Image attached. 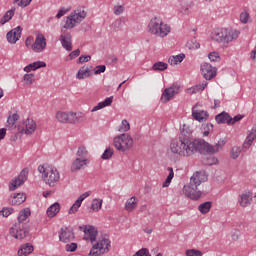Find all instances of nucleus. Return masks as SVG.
Returning <instances> with one entry per match:
<instances>
[{
  "label": "nucleus",
  "mask_w": 256,
  "mask_h": 256,
  "mask_svg": "<svg viewBox=\"0 0 256 256\" xmlns=\"http://www.w3.org/2000/svg\"><path fill=\"white\" fill-rule=\"evenodd\" d=\"M225 145V140H220L215 146L210 145L203 139L190 140L189 138L179 137L173 139L170 144V151L180 157H191L195 153H217Z\"/></svg>",
  "instance_id": "nucleus-1"
},
{
  "label": "nucleus",
  "mask_w": 256,
  "mask_h": 256,
  "mask_svg": "<svg viewBox=\"0 0 256 256\" xmlns=\"http://www.w3.org/2000/svg\"><path fill=\"white\" fill-rule=\"evenodd\" d=\"M205 181H207V174L205 172L194 173L190 178V183L183 187L184 195L193 201L201 199V191L197 190V187L205 183Z\"/></svg>",
  "instance_id": "nucleus-2"
},
{
  "label": "nucleus",
  "mask_w": 256,
  "mask_h": 256,
  "mask_svg": "<svg viewBox=\"0 0 256 256\" xmlns=\"http://www.w3.org/2000/svg\"><path fill=\"white\" fill-rule=\"evenodd\" d=\"M241 32L237 29L233 28H217L212 32V41L216 43H220L227 47L229 43H233V41H237Z\"/></svg>",
  "instance_id": "nucleus-3"
},
{
  "label": "nucleus",
  "mask_w": 256,
  "mask_h": 256,
  "mask_svg": "<svg viewBox=\"0 0 256 256\" xmlns=\"http://www.w3.org/2000/svg\"><path fill=\"white\" fill-rule=\"evenodd\" d=\"M38 172L42 174V179L49 187H55L59 183L61 175L55 166L43 164L38 166Z\"/></svg>",
  "instance_id": "nucleus-4"
},
{
  "label": "nucleus",
  "mask_w": 256,
  "mask_h": 256,
  "mask_svg": "<svg viewBox=\"0 0 256 256\" xmlns=\"http://www.w3.org/2000/svg\"><path fill=\"white\" fill-rule=\"evenodd\" d=\"M148 31L152 35H155L156 37H161L163 39L164 37H167L169 33H171V26L164 23L161 17H154L150 20L148 24Z\"/></svg>",
  "instance_id": "nucleus-5"
},
{
  "label": "nucleus",
  "mask_w": 256,
  "mask_h": 256,
  "mask_svg": "<svg viewBox=\"0 0 256 256\" xmlns=\"http://www.w3.org/2000/svg\"><path fill=\"white\" fill-rule=\"evenodd\" d=\"M87 17V12L84 7H78L66 19L64 29H73L75 25H79Z\"/></svg>",
  "instance_id": "nucleus-6"
},
{
  "label": "nucleus",
  "mask_w": 256,
  "mask_h": 256,
  "mask_svg": "<svg viewBox=\"0 0 256 256\" xmlns=\"http://www.w3.org/2000/svg\"><path fill=\"white\" fill-rule=\"evenodd\" d=\"M113 145L121 153H125L133 148V137L129 134H121L116 136L113 140Z\"/></svg>",
  "instance_id": "nucleus-7"
},
{
  "label": "nucleus",
  "mask_w": 256,
  "mask_h": 256,
  "mask_svg": "<svg viewBox=\"0 0 256 256\" xmlns=\"http://www.w3.org/2000/svg\"><path fill=\"white\" fill-rule=\"evenodd\" d=\"M111 248V240L109 238H102L96 244H93L89 255L90 256H101L105 255V253H109V249Z\"/></svg>",
  "instance_id": "nucleus-8"
},
{
  "label": "nucleus",
  "mask_w": 256,
  "mask_h": 256,
  "mask_svg": "<svg viewBox=\"0 0 256 256\" xmlns=\"http://www.w3.org/2000/svg\"><path fill=\"white\" fill-rule=\"evenodd\" d=\"M31 49L34 53H43L47 49V38H45V35L42 33L37 34Z\"/></svg>",
  "instance_id": "nucleus-9"
},
{
  "label": "nucleus",
  "mask_w": 256,
  "mask_h": 256,
  "mask_svg": "<svg viewBox=\"0 0 256 256\" xmlns=\"http://www.w3.org/2000/svg\"><path fill=\"white\" fill-rule=\"evenodd\" d=\"M179 89H181V86L179 84L174 83L169 88H166L161 96V101L163 103H169L171 99L175 97V95H178Z\"/></svg>",
  "instance_id": "nucleus-10"
},
{
  "label": "nucleus",
  "mask_w": 256,
  "mask_h": 256,
  "mask_svg": "<svg viewBox=\"0 0 256 256\" xmlns=\"http://www.w3.org/2000/svg\"><path fill=\"white\" fill-rule=\"evenodd\" d=\"M9 232L14 239H25L29 235V231L23 227V223L13 225Z\"/></svg>",
  "instance_id": "nucleus-11"
},
{
  "label": "nucleus",
  "mask_w": 256,
  "mask_h": 256,
  "mask_svg": "<svg viewBox=\"0 0 256 256\" xmlns=\"http://www.w3.org/2000/svg\"><path fill=\"white\" fill-rule=\"evenodd\" d=\"M59 239L62 243H69L75 239V233L72 227H62L59 232Z\"/></svg>",
  "instance_id": "nucleus-12"
},
{
  "label": "nucleus",
  "mask_w": 256,
  "mask_h": 256,
  "mask_svg": "<svg viewBox=\"0 0 256 256\" xmlns=\"http://www.w3.org/2000/svg\"><path fill=\"white\" fill-rule=\"evenodd\" d=\"M29 175V172L27 170H22L19 174V176L12 180V182L9 185V189L10 191H15V189H17V187H21V185H23V183H25L27 181V177Z\"/></svg>",
  "instance_id": "nucleus-13"
},
{
  "label": "nucleus",
  "mask_w": 256,
  "mask_h": 256,
  "mask_svg": "<svg viewBox=\"0 0 256 256\" xmlns=\"http://www.w3.org/2000/svg\"><path fill=\"white\" fill-rule=\"evenodd\" d=\"M201 73L206 81H211L217 75V69L209 63L201 65Z\"/></svg>",
  "instance_id": "nucleus-14"
},
{
  "label": "nucleus",
  "mask_w": 256,
  "mask_h": 256,
  "mask_svg": "<svg viewBox=\"0 0 256 256\" xmlns=\"http://www.w3.org/2000/svg\"><path fill=\"white\" fill-rule=\"evenodd\" d=\"M21 33H23V28L21 26H17L16 28L10 30L6 34V39L8 43H11V45H15L21 39Z\"/></svg>",
  "instance_id": "nucleus-15"
},
{
  "label": "nucleus",
  "mask_w": 256,
  "mask_h": 256,
  "mask_svg": "<svg viewBox=\"0 0 256 256\" xmlns=\"http://www.w3.org/2000/svg\"><path fill=\"white\" fill-rule=\"evenodd\" d=\"M72 39H73V37L71 36V33L63 32V30H62V34L60 35V42H61L62 47L66 51H73Z\"/></svg>",
  "instance_id": "nucleus-16"
},
{
  "label": "nucleus",
  "mask_w": 256,
  "mask_h": 256,
  "mask_svg": "<svg viewBox=\"0 0 256 256\" xmlns=\"http://www.w3.org/2000/svg\"><path fill=\"white\" fill-rule=\"evenodd\" d=\"M90 195H91V191H87L81 194L69 209L68 211L69 215H73L74 213H77V211H79V207H81V203H83V201H85L87 197H90Z\"/></svg>",
  "instance_id": "nucleus-17"
},
{
  "label": "nucleus",
  "mask_w": 256,
  "mask_h": 256,
  "mask_svg": "<svg viewBox=\"0 0 256 256\" xmlns=\"http://www.w3.org/2000/svg\"><path fill=\"white\" fill-rule=\"evenodd\" d=\"M97 228H95L94 226H88V228L84 229V239L86 241H91L92 245L93 243H95V241L97 240Z\"/></svg>",
  "instance_id": "nucleus-18"
},
{
  "label": "nucleus",
  "mask_w": 256,
  "mask_h": 256,
  "mask_svg": "<svg viewBox=\"0 0 256 256\" xmlns=\"http://www.w3.org/2000/svg\"><path fill=\"white\" fill-rule=\"evenodd\" d=\"M23 125L22 133H25V135H33L37 129V124L32 119H27Z\"/></svg>",
  "instance_id": "nucleus-19"
},
{
  "label": "nucleus",
  "mask_w": 256,
  "mask_h": 256,
  "mask_svg": "<svg viewBox=\"0 0 256 256\" xmlns=\"http://www.w3.org/2000/svg\"><path fill=\"white\" fill-rule=\"evenodd\" d=\"M192 117L195 121H199V123H203L207 117H209V113L203 110H197V106L192 108Z\"/></svg>",
  "instance_id": "nucleus-20"
},
{
  "label": "nucleus",
  "mask_w": 256,
  "mask_h": 256,
  "mask_svg": "<svg viewBox=\"0 0 256 256\" xmlns=\"http://www.w3.org/2000/svg\"><path fill=\"white\" fill-rule=\"evenodd\" d=\"M89 159L76 158L71 166V171H79L89 165Z\"/></svg>",
  "instance_id": "nucleus-21"
},
{
  "label": "nucleus",
  "mask_w": 256,
  "mask_h": 256,
  "mask_svg": "<svg viewBox=\"0 0 256 256\" xmlns=\"http://www.w3.org/2000/svg\"><path fill=\"white\" fill-rule=\"evenodd\" d=\"M253 198H251V192H245L238 196V203L240 207H249L251 205V201Z\"/></svg>",
  "instance_id": "nucleus-22"
},
{
  "label": "nucleus",
  "mask_w": 256,
  "mask_h": 256,
  "mask_svg": "<svg viewBox=\"0 0 256 256\" xmlns=\"http://www.w3.org/2000/svg\"><path fill=\"white\" fill-rule=\"evenodd\" d=\"M26 199H27V196H25L23 193H17L9 198V204L21 205L22 203H25Z\"/></svg>",
  "instance_id": "nucleus-23"
},
{
  "label": "nucleus",
  "mask_w": 256,
  "mask_h": 256,
  "mask_svg": "<svg viewBox=\"0 0 256 256\" xmlns=\"http://www.w3.org/2000/svg\"><path fill=\"white\" fill-rule=\"evenodd\" d=\"M113 103V96L107 97L104 101L99 102L96 106H94L91 110V113H95V111H101V109H105V107H110Z\"/></svg>",
  "instance_id": "nucleus-24"
},
{
  "label": "nucleus",
  "mask_w": 256,
  "mask_h": 256,
  "mask_svg": "<svg viewBox=\"0 0 256 256\" xmlns=\"http://www.w3.org/2000/svg\"><path fill=\"white\" fill-rule=\"evenodd\" d=\"M215 120H216V123H218V124L227 123V125H231V121H233V118H231V116H229V113L222 112V113L216 115Z\"/></svg>",
  "instance_id": "nucleus-25"
},
{
  "label": "nucleus",
  "mask_w": 256,
  "mask_h": 256,
  "mask_svg": "<svg viewBox=\"0 0 256 256\" xmlns=\"http://www.w3.org/2000/svg\"><path fill=\"white\" fill-rule=\"evenodd\" d=\"M41 67H47V64L43 61H37L29 64L28 66L24 67V71L29 73L31 71H37V69H41Z\"/></svg>",
  "instance_id": "nucleus-26"
},
{
  "label": "nucleus",
  "mask_w": 256,
  "mask_h": 256,
  "mask_svg": "<svg viewBox=\"0 0 256 256\" xmlns=\"http://www.w3.org/2000/svg\"><path fill=\"white\" fill-rule=\"evenodd\" d=\"M34 248L31 245V243H26L21 245V247L18 250V255L19 256H27V255H31V253H33Z\"/></svg>",
  "instance_id": "nucleus-27"
},
{
  "label": "nucleus",
  "mask_w": 256,
  "mask_h": 256,
  "mask_svg": "<svg viewBox=\"0 0 256 256\" xmlns=\"http://www.w3.org/2000/svg\"><path fill=\"white\" fill-rule=\"evenodd\" d=\"M87 77H91V69L89 66H83L78 70L76 79H87Z\"/></svg>",
  "instance_id": "nucleus-28"
},
{
  "label": "nucleus",
  "mask_w": 256,
  "mask_h": 256,
  "mask_svg": "<svg viewBox=\"0 0 256 256\" xmlns=\"http://www.w3.org/2000/svg\"><path fill=\"white\" fill-rule=\"evenodd\" d=\"M125 209L128 211V213H131L132 211H135V209H137V198H135V196H132L126 201Z\"/></svg>",
  "instance_id": "nucleus-29"
},
{
  "label": "nucleus",
  "mask_w": 256,
  "mask_h": 256,
  "mask_svg": "<svg viewBox=\"0 0 256 256\" xmlns=\"http://www.w3.org/2000/svg\"><path fill=\"white\" fill-rule=\"evenodd\" d=\"M59 211H61V206L59 205V203L55 202L47 209L46 213L48 217L53 218L57 215V213H59Z\"/></svg>",
  "instance_id": "nucleus-30"
},
{
  "label": "nucleus",
  "mask_w": 256,
  "mask_h": 256,
  "mask_svg": "<svg viewBox=\"0 0 256 256\" xmlns=\"http://www.w3.org/2000/svg\"><path fill=\"white\" fill-rule=\"evenodd\" d=\"M256 139V126H254L251 130V132L248 134L245 142H244V147H251V144L253 141Z\"/></svg>",
  "instance_id": "nucleus-31"
},
{
  "label": "nucleus",
  "mask_w": 256,
  "mask_h": 256,
  "mask_svg": "<svg viewBox=\"0 0 256 256\" xmlns=\"http://www.w3.org/2000/svg\"><path fill=\"white\" fill-rule=\"evenodd\" d=\"M101 207H103V199H93L92 203H91V211H93L94 213H97L99 211H101Z\"/></svg>",
  "instance_id": "nucleus-32"
},
{
  "label": "nucleus",
  "mask_w": 256,
  "mask_h": 256,
  "mask_svg": "<svg viewBox=\"0 0 256 256\" xmlns=\"http://www.w3.org/2000/svg\"><path fill=\"white\" fill-rule=\"evenodd\" d=\"M15 15V8H12L11 10H8L4 16L0 20L1 25H5V23H9L11 19H13V16Z\"/></svg>",
  "instance_id": "nucleus-33"
},
{
  "label": "nucleus",
  "mask_w": 256,
  "mask_h": 256,
  "mask_svg": "<svg viewBox=\"0 0 256 256\" xmlns=\"http://www.w3.org/2000/svg\"><path fill=\"white\" fill-rule=\"evenodd\" d=\"M185 59V54H179L176 56H171L168 60V63L170 65H179Z\"/></svg>",
  "instance_id": "nucleus-34"
},
{
  "label": "nucleus",
  "mask_w": 256,
  "mask_h": 256,
  "mask_svg": "<svg viewBox=\"0 0 256 256\" xmlns=\"http://www.w3.org/2000/svg\"><path fill=\"white\" fill-rule=\"evenodd\" d=\"M76 155L78 159H87V156L89 155V150H87V147L85 146H79Z\"/></svg>",
  "instance_id": "nucleus-35"
},
{
  "label": "nucleus",
  "mask_w": 256,
  "mask_h": 256,
  "mask_svg": "<svg viewBox=\"0 0 256 256\" xmlns=\"http://www.w3.org/2000/svg\"><path fill=\"white\" fill-rule=\"evenodd\" d=\"M56 119L59 123H69V112H57Z\"/></svg>",
  "instance_id": "nucleus-36"
},
{
  "label": "nucleus",
  "mask_w": 256,
  "mask_h": 256,
  "mask_svg": "<svg viewBox=\"0 0 256 256\" xmlns=\"http://www.w3.org/2000/svg\"><path fill=\"white\" fill-rule=\"evenodd\" d=\"M198 210L202 215H206V213H209L211 211V202H204L198 206Z\"/></svg>",
  "instance_id": "nucleus-37"
},
{
  "label": "nucleus",
  "mask_w": 256,
  "mask_h": 256,
  "mask_svg": "<svg viewBox=\"0 0 256 256\" xmlns=\"http://www.w3.org/2000/svg\"><path fill=\"white\" fill-rule=\"evenodd\" d=\"M31 215V210L29 208L24 209L19 213L18 223H23V221H27V218Z\"/></svg>",
  "instance_id": "nucleus-38"
},
{
  "label": "nucleus",
  "mask_w": 256,
  "mask_h": 256,
  "mask_svg": "<svg viewBox=\"0 0 256 256\" xmlns=\"http://www.w3.org/2000/svg\"><path fill=\"white\" fill-rule=\"evenodd\" d=\"M169 175L167 176L166 180L162 184V187H169L171 185V181H173V177H175V173L173 172V168L168 167Z\"/></svg>",
  "instance_id": "nucleus-39"
},
{
  "label": "nucleus",
  "mask_w": 256,
  "mask_h": 256,
  "mask_svg": "<svg viewBox=\"0 0 256 256\" xmlns=\"http://www.w3.org/2000/svg\"><path fill=\"white\" fill-rule=\"evenodd\" d=\"M168 65L165 62H156L153 64L152 69L153 71H165Z\"/></svg>",
  "instance_id": "nucleus-40"
},
{
  "label": "nucleus",
  "mask_w": 256,
  "mask_h": 256,
  "mask_svg": "<svg viewBox=\"0 0 256 256\" xmlns=\"http://www.w3.org/2000/svg\"><path fill=\"white\" fill-rule=\"evenodd\" d=\"M131 129V125H129V122L127 120H122L121 125L118 129L120 133H127Z\"/></svg>",
  "instance_id": "nucleus-41"
},
{
  "label": "nucleus",
  "mask_w": 256,
  "mask_h": 256,
  "mask_svg": "<svg viewBox=\"0 0 256 256\" xmlns=\"http://www.w3.org/2000/svg\"><path fill=\"white\" fill-rule=\"evenodd\" d=\"M113 153H114L113 148H111V147L106 148V150L104 151V153L101 156V159H104L105 161H107V160L111 159V157H113Z\"/></svg>",
  "instance_id": "nucleus-42"
},
{
  "label": "nucleus",
  "mask_w": 256,
  "mask_h": 256,
  "mask_svg": "<svg viewBox=\"0 0 256 256\" xmlns=\"http://www.w3.org/2000/svg\"><path fill=\"white\" fill-rule=\"evenodd\" d=\"M24 83L26 85H32V83H35V75H33V74H25L24 75Z\"/></svg>",
  "instance_id": "nucleus-43"
},
{
  "label": "nucleus",
  "mask_w": 256,
  "mask_h": 256,
  "mask_svg": "<svg viewBox=\"0 0 256 256\" xmlns=\"http://www.w3.org/2000/svg\"><path fill=\"white\" fill-rule=\"evenodd\" d=\"M186 256H203V253L197 249H189L185 252Z\"/></svg>",
  "instance_id": "nucleus-44"
},
{
  "label": "nucleus",
  "mask_w": 256,
  "mask_h": 256,
  "mask_svg": "<svg viewBox=\"0 0 256 256\" xmlns=\"http://www.w3.org/2000/svg\"><path fill=\"white\" fill-rule=\"evenodd\" d=\"M241 155V148L234 146L231 150V157L232 159H237Z\"/></svg>",
  "instance_id": "nucleus-45"
},
{
  "label": "nucleus",
  "mask_w": 256,
  "mask_h": 256,
  "mask_svg": "<svg viewBox=\"0 0 256 256\" xmlns=\"http://www.w3.org/2000/svg\"><path fill=\"white\" fill-rule=\"evenodd\" d=\"M16 121H19V114L14 113L12 116L8 117L7 123H9V125H15Z\"/></svg>",
  "instance_id": "nucleus-46"
},
{
  "label": "nucleus",
  "mask_w": 256,
  "mask_h": 256,
  "mask_svg": "<svg viewBox=\"0 0 256 256\" xmlns=\"http://www.w3.org/2000/svg\"><path fill=\"white\" fill-rule=\"evenodd\" d=\"M74 115L76 117V123H83L85 121V114L82 112H74Z\"/></svg>",
  "instance_id": "nucleus-47"
},
{
  "label": "nucleus",
  "mask_w": 256,
  "mask_h": 256,
  "mask_svg": "<svg viewBox=\"0 0 256 256\" xmlns=\"http://www.w3.org/2000/svg\"><path fill=\"white\" fill-rule=\"evenodd\" d=\"M107 67L105 65H98L94 69L95 75H101V73H105Z\"/></svg>",
  "instance_id": "nucleus-48"
},
{
  "label": "nucleus",
  "mask_w": 256,
  "mask_h": 256,
  "mask_svg": "<svg viewBox=\"0 0 256 256\" xmlns=\"http://www.w3.org/2000/svg\"><path fill=\"white\" fill-rule=\"evenodd\" d=\"M65 250L70 253H73V251H77V243L66 244Z\"/></svg>",
  "instance_id": "nucleus-49"
},
{
  "label": "nucleus",
  "mask_w": 256,
  "mask_h": 256,
  "mask_svg": "<svg viewBox=\"0 0 256 256\" xmlns=\"http://www.w3.org/2000/svg\"><path fill=\"white\" fill-rule=\"evenodd\" d=\"M240 21L241 23L247 24L249 23V13L247 12H242L240 14Z\"/></svg>",
  "instance_id": "nucleus-50"
},
{
  "label": "nucleus",
  "mask_w": 256,
  "mask_h": 256,
  "mask_svg": "<svg viewBox=\"0 0 256 256\" xmlns=\"http://www.w3.org/2000/svg\"><path fill=\"white\" fill-rule=\"evenodd\" d=\"M14 3H17L18 7H27L28 5H31L29 0H14Z\"/></svg>",
  "instance_id": "nucleus-51"
},
{
  "label": "nucleus",
  "mask_w": 256,
  "mask_h": 256,
  "mask_svg": "<svg viewBox=\"0 0 256 256\" xmlns=\"http://www.w3.org/2000/svg\"><path fill=\"white\" fill-rule=\"evenodd\" d=\"M208 83L207 81H202L200 84L196 85V91H198V93H201V91H205V87H207Z\"/></svg>",
  "instance_id": "nucleus-52"
},
{
  "label": "nucleus",
  "mask_w": 256,
  "mask_h": 256,
  "mask_svg": "<svg viewBox=\"0 0 256 256\" xmlns=\"http://www.w3.org/2000/svg\"><path fill=\"white\" fill-rule=\"evenodd\" d=\"M114 15H121L123 11H125V8L122 5L114 6Z\"/></svg>",
  "instance_id": "nucleus-53"
},
{
  "label": "nucleus",
  "mask_w": 256,
  "mask_h": 256,
  "mask_svg": "<svg viewBox=\"0 0 256 256\" xmlns=\"http://www.w3.org/2000/svg\"><path fill=\"white\" fill-rule=\"evenodd\" d=\"M3 217H9L13 213V208H3L1 211Z\"/></svg>",
  "instance_id": "nucleus-54"
},
{
  "label": "nucleus",
  "mask_w": 256,
  "mask_h": 256,
  "mask_svg": "<svg viewBox=\"0 0 256 256\" xmlns=\"http://www.w3.org/2000/svg\"><path fill=\"white\" fill-rule=\"evenodd\" d=\"M208 58L210 59V61H218L219 60V54L217 52H211L209 55H208Z\"/></svg>",
  "instance_id": "nucleus-55"
},
{
  "label": "nucleus",
  "mask_w": 256,
  "mask_h": 256,
  "mask_svg": "<svg viewBox=\"0 0 256 256\" xmlns=\"http://www.w3.org/2000/svg\"><path fill=\"white\" fill-rule=\"evenodd\" d=\"M68 123H76L75 112H68Z\"/></svg>",
  "instance_id": "nucleus-56"
},
{
  "label": "nucleus",
  "mask_w": 256,
  "mask_h": 256,
  "mask_svg": "<svg viewBox=\"0 0 256 256\" xmlns=\"http://www.w3.org/2000/svg\"><path fill=\"white\" fill-rule=\"evenodd\" d=\"M88 61H91V56H80L78 59V63H88Z\"/></svg>",
  "instance_id": "nucleus-57"
},
{
  "label": "nucleus",
  "mask_w": 256,
  "mask_h": 256,
  "mask_svg": "<svg viewBox=\"0 0 256 256\" xmlns=\"http://www.w3.org/2000/svg\"><path fill=\"white\" fill-rule=\"evenodd\" d=\"M79 55H81V50L76 49L69 54V57L70 59H75L76 57H79Z\"/></svg>",
  "instance_id": "nucleus-58"
},
{
  "label": "nucleus",
  "mask_w": 256,
  "mask_h": 256,
  "mask_svg": "<svg viewBox=\"0 0 256 256\" xmlns=\"http://www.w3.org/2000/svg\"><path fill=\"white\" fill-rule=\"evenodd\" d=\"M66 13H67V10L60 9L56 14V19H61V17H63Z\"/></svg>",
  "instance_id": "nucleus-59"
},
{
  "label": "nucleus",
  "mask_w": 256,
  "mask_h": 256,
  "mask_svg": "<svg viewBox=\"0 0 256 256\" xmlns=\"http://www.w3.org/2000/svg\"><path fill=\"white\" fill-rule=\"evenodd\" d=\"M7 135V129H5V128H1L0 129V141L2 140V139H5V136Z\"/></svg>",
  "instance_id": "nucleus-60"
},
{
  "label": "nucleus",
  "mask_w": 256,
  "mask_h": 256,
  "mask_svg": "<svg viewBox=\"0 0 256 256\" xmlns=\"http://www.w3.org/2000/svg\"><path fill=\"white\" fill-rule=\"evenodd\" d=\"M243 119V116L237 115L234 118H232L231 125H234V123H237V121H241Z\"/></svg>",
  "instance_id": "nucleus-61"
},
{
  "label": "nucleus",
  "mask_w": 256,
  "mask_h": 256,
  "mask_svg": "<svg viewBox=\"0 0 256 256\" xmlns=\"http://www.w3.org/2000/svg\"><path fill=\"white\" fill-rule=\"evenodd\" d=\"M188 92H189L190 95H195V94L199 93L195 86H193L192 88H189Z\"/></svg>",
  "instance_id": "nucleus-62"
},
{
  "label": "nucleus",
  "mask_w": 256,
  "mask_h": 256,
  "mask_svg": "<svg viewBox=\"0 0 256 256\" xmlns=\"http://www.w3.org/2000/svg\"><path fill=\"white\" fill-rule=\"evenodd\" d=\"M133 256H145V250L140 249Z\"/></svg>",
  "instance_id": "nucleus-63"
},
{
  "label": "nucleus",
  "mask_w": 256,
  "mask_h": 256,
  "mask_svg": "<svg viewBox=\"0 0 256 256\" xmlns=\"http://www.w3.org/2000/svg\"><path fill=\"white\" fill-rule=\"evenodd\" d=\"M142 251H144V256H151V254L149 253V249L142 248Z\"/></svg>",
  "instance_id": "nucleus-64"
}]
</instances>
